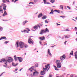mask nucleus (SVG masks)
<instances>
[{
    "mask_svg": "<svg viewBox=\"0 0 77 77\" xmlns=\"http://www.w3.org/2000/svg\"><path fill=\"white\" fill-rule=\"evenodd\" d=\"M52 75H50L48 77H52Z\"/></svg>",
    "mask_w": 77,
    "mask_h": 77,
    "instance_id": "47",
    "label": "nucleus"
},
{
    "mask_svg": "<svg viewBox=\"0 0 77 77\" xmlns=\"http://www.w3.org/2000/svg\"><path fill=\"white\" fill-rule=\"evenodd\" d=\"M59 62H60V60H56L55 63L57 64V68H60L61 67V63H59Z\"/></svg>",
    "mask_w": 77,
    "mask_h": 77,
    "instance_id": "4",
    "label": "nucleus"
},
{
    "mask_svg": "<svg viewBox=\"0 0 77 77\" xmlns=\"http://www.w3.org/2000/svg\"><path fill=\"white\" fill-rule=\"evenodd\" d=\"M6 6H5V7H3V9H4V12L3 14L2 15L3 17H5V16H6V15H7V12H6V11H5V10H6Z\"/></svg>",
    "mask_w": 77,
    "mask_h": 77,
    "instance_id": "5",
    "label": "nucleus"
},
{
    "mask_svg": "<svg viewBox=\"0 0 77 77\" xmlns=\"http://www.w3.org/2000/svg\"><path fill=\"white\" fill-rule=\"evenodd\" d=\"M39 39L41 40H44L45 39V37L43 36V37H40Z\"/></svg>",
    "mask_w": 77,
    "mask_h": 77,
    "instance_id": "16",
    "label": "nucleus"
},
{
    "mask_svg": "<svg viewBox=\"0 0 77 77\" xmlns=\"http://www.w3.org/2000/svg\"><path fill=\"white\" fill-rule=\"evenodd\" d=\"M17 58L18 59L20 62H21L23 61V59L21 57H17Z\"/></svg>",
    "mask_w": 77,
    "mask_h": 77,
    "instance_id": "11",
    "label": "nucleus"
},
{
    "mask_svg": "<svg viewBox=\"0 0 77 77\" xmlns=\"http://www.w3.org/2000/svg\"><path fill=\"white\" fill-rule=\"evenodd\" d=\"M4 73H5V72H2V73L0 75V77H1V76H2V75L3 74H4Z\"/></svg>",
    "mask_w": 77,
    "mask_h": 77,
    "instance_id": "41",
    "label": "nucleus"
},
{
    "mask_svg": "<svg viewBox=\"0 0 77 77\" xmlns=\"http://www.w3.org/2000/svg\"><path fill=\"white\" fill-rule=\"evenodd\" d=\"M28 42L29 44H33V43H34V42L32 39H31V38L29 39Z\"/></svg>",
    "mask_w": 77,
    "mask_h": 77,
    "instance_id": "6",
    "label": "nucleus"
},
{
    "mask_svg": "<svg viewBox=\"0 0 77 77\" xmlns=\"http://www.w3.org/2000/svg\"><path fill=\"white\" fill-rule=\"evenodd\" d=\"M5 59H2V60H0V63L1 62V63H3V62H5Z\"/></svg>",
    "mask_w": 77,
    "mask_h": 77,
    "instance_id": "17",
    "label": "nucleus"
},
{
    "mask_svg": "<svg viewBox=\"0 0 77 77\" xmlns=\"http://www.w3.org/2000/svg\"><path fill=\"white\" fill-rule=\"evenodd\" d=\"M56 45H55L54 46H51V47L53 48L54 47H55V46H56Z\"/></svg>",
    "mask_w": 77,
    "mask_h": 77,
    "instance_id": "54",
    "label": "nucleus"
},
{
    "mask_svg": "<svg viewBox=\"0 0 77 77\" xmlns=\"http://www.w3.org/2000/svg\"><path fill=\"white\" fill-rule=\"evenodd\" d=\"M49 32V30L47 28H46L45 30L42 29L40 32L41 35H43V33H48Z\"/></svg>",
    "mask_w": 77,
    "mask_h": 77,
    "instance_id": "2",
    "label": "nucleus"
},
{
    "mask_svg": "<svg viewBox=\"0 0 77 77\" xmlns=\"http://www.w3.org/2000/svg\"><path fill=\"white\" fill-rule=\"evenodd\" d=\"M19 46L20 48H23V47H25V48H27V47H28V46L27 45L24 44V43L22 42H19Z\"/></svg>",
    "mask_w": 77,
    "mask_h": 77,
    "instance_id": "1",
    "label": "nucleus"
},
{
    "mask_svg": "<svg viewBox=\"0 0 77 77\" xmlns=\"http://www.w3.org/2000/svg\"><path fill=\"white\" fill-rule=\"evenodd\" d=\"M17 1H18V0H15L14 1V3H15V2H17Z\"/></svg>",
    "mask_w": 77,
    "mask_h": 77,
    "instance_id": "62",
    "label": "nucleus"
},
{
    "mask_svg": "<svg viewBox=\"0 0 77 77\" xmlns=\"http://www.w3.org/2000/svg\"><path fill=\"white\" fill-rule=\"evenodd\" d=\"M57 24V26H59V24L57 23H56Z\"/></svg>",
    "mask_w": 77,
    "mask_h": 77,
    "instance_id": "61",
    "label": "nucleus"
},
{
    "mask_svg": "<svg viewBox=\"0 0 77 77\" xmlns=\"http://www.w3.org/2000/svg\"><path fill=\"white\" fill-rule=\"evenodd\" d=\"M45 72H44L43 71H41V75H44V74H45Z\"/></svg>",
    "mask_w": 77,
    "mask_h": 77,
    "instance_id": "24",
    "label": "nucleus"
},
{
    "mask_svg": "<svg viewBox=\"0 0 77 77\" xmlns=\"http://www.w3.org/2000/svg\"><path fill=\"white\" fill-rule=\"evenodd\" d=\"M32 4V5H35V3H34L33 2H31L29 3V4Z\"/></svg>",
    "mask_w": 77,
    "mask_h": 77,
    "instance_id": "34",
    "label": "nucleus"
},
{
    "mask_svg": "<svg viewBox=\"0 0 77 77\" xmlns=\"http://www.w3.org/2000/svg\"><path fill=\"white\" fill-rule=\"evenodd\" d=\"M13 59H12L11 58V57H9L8 58V60H5V64L6 65V66H8V65L6 64L7 63V62H9L10 63V62H11L13 61Z\"/></svg>",
    "mask_w": 77,
    "mask_h": 77,
    "instance_id": "3",
    "label": "nucleus"
},
{
    "mask_svg": "<svg viewBox=\"0 0 77 77\" xmlns=\"http://www.w3.org/2000/svg\"><path fill=\"white\" fill-rule=\"evenodd\" d=\"M3 27L0 26V30H1V31H2V30H3Z\"/></svg>",
    "mask_w": 77,
    "mask_h": 77,
    "instance_id": "33",
    "label": "nucleus"
},
{
    "mask_svg": "<svg viewBox=\"0 0 77 77\" xmlns=\"http://www.w3.org/2000/svg\"><path fill=\"white\" fill-rule=\"evenodd\" d=\"M53 12H57L58 13H60V10H54Z\"/></svg>",
    "mask_w": 77,
    "mask_h": 77,
    "instance_id": "20",
    "label": "nucleus"
},
{
    "mask_svg": "<svg viewBox=\"0 0 77 77\" xmlns=\"http://www.w3.org/2000/svg\"><path fill=\"white\" fill-rule=\"evenodd\" d=\"M26 29H27L26 31H28V32H29V31H30V30L28 28H26Z\"/></svg>",
    "mask_w": 77,
    "mask_h": 77,
    "instance_id": "38",
    "label": "nucleus"
},
{
    "mask_svg": "<svg viewBox=\"0 0 77 77\" xmlns=\"http://www.w3.org/2000/svg\"><path fill=\"white\" fill-rule=\"evenodd\" d=\"M23 32H24V33H29V32H27V31H26V30H24L23 31Z\"/></svg>",
    "mask_w": 77,
    "mask_h": 77,
    "instance_id": "31",
    "label": "nucleus"
},
{
    "mask_svg": "<svg viewBox=\"0 0 77 77\" xmlns=\"http://www.w3.org/2000/svg\"><path fill=\"white\" fill-rule=\"evenodd\" d=\"M30 77H32L33 76V75L32 74L31 75H30Z\"/></svg>",
    "mask_w": 77,
    "mask_h": 77,
    "instance_id": "52",
    "label": "nucleus"
},
{
    "mask_svg": "<svg viewBox=\"0 0 77 77\" xmlns=\"http://www.w3.org/2000/svg\"><path fill=\"white\" fill-rule=\"evenodd\" d=\"M39 26H43V24H38Z\"/></svg>",
    "mask_w": 77,
    "mask_h": 77,
    "instance_id": "42",
    "label": "nucleus"
},
{
    "mask_svg": "<svg viewBox=\"0 0 77 77\" xmlns=\"http://www.w3.org/2000/svg\"><path fill=\"white\" fill-rule=\"evenodd\" d=\"M0 8H2V6H0ZM0 12H1V13H2V14H3V9H2V8H0Z\"/></svg>",
    "mask_w": 77,
    "mask_h": 77,
    "instance_id": "14",
    "label": "nucleus"
},
{
    "mask_svg": "<svg viewBox=\"0 0 77 77\" xmlns=\"http://www.w3.org/2000/svg\"><path fill=\"white\" fill-rule=\"evenodd\" d=\"M65 58H66V56L64 54L62 56L60 57V59L61 60H64V59H65Z\"/></svg>",
    "mask_w": 77,
    "mask_h": 77,
    "instance_id": "9",
    "label": "nucleus"
},
{
    "mask_svg": "<svg viewBox=\"0 0 77 77\" xmlns=\"http://www.w3.org/2000/svg\"><path fill=\"white\" fill-rule=\"evenodd\" d=\"M3 3H6V0H2Z\"/></svg>",
    "mask_w": 77,
    "mask_h": 77,
    "instance_id": "43",
    "label": "nucleus"
},
{
    "mask_svg": "<svg viewBox=\"0 0 77 77\" xmlns=\"http://www.w3.org/2000/svg\"><path fill=\"white\" fill-rule=\"evenodd\" d=\"M54 14V13H53V12L52 11H51L50 13L49 14Z\"/></svg>",
    "mask_w": 77,
    "mask_h": 77,
    "instance_id": "40",
    "label": "nucleus"
},
{
    "mask_svg": "<svg viewBox=\"0 0 77 77\" xmlns=\"http://www.w3.org/2000/svg\"><path fill=\"white\" fill-rule=\"evenodd\" d=\"M60 17H61V18H65V16H60Z\"/></svg>",
    "mask_w": 77,
    "mask_h": 77,
    "instance_id": "46",
    "label": "nucleus"
},
{
    "mask_svg": "<svg viewBox=\"0 0 77 77\" xmlns=\"http://www.w3.org/2000/svg\"><path fill=\"white\" fill-rule=\"evenodd\" d=\"M23 69V68H22L21 69H20L19 70V71H21V70H22V69Z\"/></svg>",
    "mask_w": 77,
    "mask_h": 77,
    "instance_id": "55",
    "label": "nucleus"
},
{
    "mask_svg": "<svg viewBox=\"0 0 77 77\" xmlns=\"http://www.w3.org/2000/svg\"><path fill=\"white\" fill-rule=\"evenodd\" d=\"M42 15H42V14H40L38 16V18H40V17H42Z\"/></svg>",
    "mask_w": 77,
    "mask_h": 77,
    "instance_id": "25",
    "label": "nucleus"
},
{
    "mask_svg": "<svg viewBox=\"0 0 77 77\" xmlns=\"http://www.w3.org/2000/svg\"><path fill=\"white\" fill-rule=\"evenodd\" d=\"M67 8H68V9H71V8H70V7H69V6H67Z\"/></svg>",
    "mask_w": 77,
    "mask_h": 77,
    "instance_id": "45",
    "label": "nucleus"
},
{
    "mask_svg": "<svg viewBox=\"0 0 77 77\" xmlns=\"http://www.w3.org/2000/svg\"><path fill=\"white\" fill-rule=\"evenodd\" d=\"M64 36L65 38H68V37L67 36V35H65Z\"/></svg>",
    "mask_w": 77,
    "mask_h": 77,
    "instance_id": "35",
    "label": "nucleus"
},
{
    "mask_svg": "<svg viewBox=\"0 0 77 77\" xmlns=\"http://www.w3.org/2000/svg\"><path fill=\"white\" fill-rule=\"evenodd\" d=\"M74 77V75H71L70 76V77ZM75 77H77V76H75Z\"/></svg>",
    "mask_w": 77,
    "mask_h": 77,
    "instance_id": "37",
    "label": "nucleus"
},
{
    "mask_svg": "<svg viewBox=\"0 0 77 77\" xmlns=\"http://www.w3.org/2000/svg\"><path fill=\"white\" fill-rule=\"evenodd\" d=\"M15 46H17V47H19V45H18V42H17L16 44L15 45Z\"/></svg>",
    "mask_w": 77,
    "mask_h": 77,
    "instance_id": "18",
    "label": "nucleus"
},
{
    "mask_svg": "<svg viewBox=\"0 0 77 77\" xmlns=\"http://www.w3.org/2000/svg\"><path fill=\"white\" fill-rule=\"evenodd\" d=\"M66 31H69V30L68 29H66Z\"/></svg>",
    "mask_w": 77,
    "mask_h": 77,
    "instance_id": "51",
    "label": "nucleus"
},
{
    "mask_svg": "<svg viewBox=\"0 0 77 77\" xmlns=\"http://www.w3.org/2000/svg\"><path fill=\"white\" fill-rule=\"evenodd\" d=\"M72 20H73V21H75L76 22V20H74V19H72Z\"/></svg>",
    "mask_w": 77,
    "mask_h": 77,
    "instance_id": "60",
    "label": "nucleus"
},
{
    "mask_svg": "<svg viewBox=\"0 0 77 77\" xmlns=\"http://www.w3.org/2000/svg\"><path fill=\"white\" fill-rule=\"evenodd\" d=\"M75 19H76V20H77V17L75 18Z\"/></svg>",
    "mask_w": 77,
    "mask_h": 77,
    "instance_id": "64",
    "label": "nucleus"
},
{
    "mask_svg": "<svg viewBox=\"0 0 77 77\" xmlns=\"http://www.w3.org/2000/svg\"><path fill=\"white\" fill-rule=\"evenodd\" d=\"M0 39H1V40H2V39H5V40H6V39H7L6 37L5 36L2 37L0 38Z\"/></svg>",
    "mask_w": 77,
    "mask_h": 77,
    "instance_id": "12",
    "label": "nucleus"
},
{
    "mask_svg": "<svg viewBox=\"0 0 77 77\" xmlns=\"http://www.w3.org/2000/svg\"><path fill=\"white\" fill-rule=\"evenodd\" d=\"M6 1H7V2H8L9 3H10V2L9 1V0H6Z\"/></svg>",
    "mask_w": 77,
    "mask_h": 77,
    "instance_id": "53",
    "label": "nucleus"
},
{
    "mask_svg": "<svg viewBox=\"0 0 77 77\" xmlns=\"http://www.w3.org/2000/svg\"><path fill=\"white\" fill-rule=\"evenodd\" d=\"M49 65H50V64H48L47 65L45 66V67L46 69L48 68V66H49Z\"/></svg>",
    "mask_w": 77,
    "mask_h": 77,
    "instance_id": "22",
    "label": "nucleus"
},
{
    "mask_svg": "<svg viewBox=\"0 0 77 77\" xmlns=\"http://www.w3.org/2000/svg\"><path fill=\"white\" fill-rule=\"evenodd\" d=\"M54 69H55V70H56V71L59 70V69H57V67L56 66H54Z\"/></svg>",
    "mask_w": 77,
    "mask_h": 77,
    "instance_id": "23",
    "label": "nucleus"
},
{
    "mask_svg": "<svg viewBox=\"0 0 77 77\" xmlns=\"http://www.w3.org/2000/svg\"><path fill=\"white\" fill-rule=\"evenodd\" d=\"M39 43L40 44H42V42L41 41L39 42Z\"/></svg>",
    "mask_w": 77,
    "mask_h": 77,
    "instance_id": "56",
    "label": "nucleus"
},
{
    "mask_svg": "<svg viewBox=\"0 0 77 77\" xmlns=\"http://www.w3.org/2000/svg\"><path fill=\"white\" fill-rule=\"evenodd\" d=\"M46 3L47 4H49V5H50V3L48 2H47Z\"/></svg>",
    "mask_w": 77,
    "mask_h": 77,
    "instance_id": "49",
    "label": "nucleus"
},
{
    "mask_svg": "<svg viewBox=\"0 0 77 77\" xmlns=\"http://www.w3.org/2000/svg\"><path fill=\"white\" fill-rule=\"evenodd\" d=\"M12 65L14 66H17V65H18V63H17L15 64V63H12Z\"/></svg>",
    "mask_w": 77,
    "mask_h": 77,
    "instance_id": "15",
    "label": "nucleus"
},
{
    "mask_svg": "<svg viewBox=\"0 0 77 77\" xmlns=\"http://www.w3.org/2000/svg\"><path fill=\"white\" fill-rule=\"evenodd\" d=\"M8 42L7 41H6L4 42V44H8Z\"/></svg>",
    "mask_w": 77,
    "mask_h": 77,
    "instance_id": "44",
    "label": "nucleus"
},
{
    "mask_svg": "<svg viewBox=\"0 0 77 77\" xmlns=\"http://www.w3.org/2000/svg\"><path fill=\"white\" fill-rule=\"evenodd\" d=\"M43 1L44 4H46V2H47V1L46 0H43Z\"/></svg>",
    "mask_w": 77,
    "mask_h": 77,
    "instance_id": "36",
    "label": "nucleus"
},
{
    "mask_svg": "<svg viewBox=\"0 0 77 77\" xmlns=\"http://www.w3.org/2000/svg\"><path fill=\"white\" fill-rule=\"evenodd\" d=\"M14 60L15 61H17V59H18V57H17L16 55H15L14 56Z\"/></svg>",
    "mask_w": 77,
    "mask_h": 77,
    "instance_id": "19",
    "label": "nucleus"
},
{
    "mask_svg": "<svg viewBox=\"0 0 77 77\" xmlns=\"http://www.w3.org/2000/svg\"><path fill=\"white\" fill-rule=\"evenodd\" d=\"M38 74H39V72L37 71H35L33 72V75H34V76H35V75L37 76V75H38Z\"/></svg>",
    "mask_w": 77,
    "mask_h": 77,
    "instance_id": "8",
    "label": "nucleus"
},
{
    "mask_svg": "<svg viewBox=\"0 0 77 77\" xmlns=\"http://www.w3.org/2000/svg\"><path fill=\"white\" fill-rule=\"evenodd\" d=\"M48 53L49 56H51V54L50 53V49H48Z\"/></svg>",
    "mask_w": 77,
    "mask_h": 77,
    "instance_id": "13",
    "label": "nucleus"
},
{
    "mask_svg": "<svg viewBox=\"0 0 77 77\" xmlns=\"http://www.w3.org/2000/svg\"><path fill=\"white\" fill-rule=\"evenodd\" d=\"M50 2H51V3H53L54 2H55V0H51Z\"/></svg>",
    "mask_w": 77,
    "mask_h": 77,
    "instance_id": "29",
    "label": "nucleus"
},
{
    "mask_svg": "<svg viewBox=\"0 0 77 77\" xmlns=\"http://www.w3.org/2000/svg\"><path fill=\"white\" fill-rule=\"evenodd\" d=\"M35 67L34 66H32L31 67V68L29 69V70H30L31 72H33V71H34V68Z\"/></svg>",
    "mask_w": 77,
    "mask_h": 77,
    "instance_id": "10",
    "label": "nucleus"
},
{
    "mask_svg": "<svg viewBox=\"0 0 77 77\" xmlns=\"http://www.w3.org/2000/svg\"><path fill=\"white\" fill-rule=\"evenodd\" d=\"M28 22V21L25 20V21H24L23 22V25H25V24H26V23H27Z\"/></svg>",
    "mask_w": 77,
    "mask_h": 77,
    "instance_id": "21",
    "label": "nucleus"
},
{
    "mask_svg": "<svg viewBox=\"0 0 77 77\" xmlns=\"http://www.w3.org/2000/svg\"><path fill=\"white\" fill-rule=\"evenodd\" d=\"M60 8H61V9L62 10H63V5H60Z\"/></svg>",
    "mask_w": 77,
    "mask_h": 77,
    "instance_id": "30",
    "label": "nucleus"
},
{
    "mask_svg": "<svg viewBox=\"0 0 77 77\" xmlns=\"http://www.w3.org/2000/svg\"><path fill=\"white\" fill-rule=\"evenodd\" d=\"M4 67H5V68H7V66H6L5 65H4L3 66Z\"/></svg>",
    "mask_w": 77,
    "mask_h": 77,
    "instance_id": "50",
    "label": "nucleus"
},
{
    "mask_svg": "<svg viewBox=\"0 0 77 77\" xmlns=\"http://www.w3.org/2000/svg\"><path fill=\"white\" fill-rule=\"evenodd\" d=\"M17 70H18V69H16L15 70V71H17Z\"/></svg>",
    "mask_w": 77,
    "mask_h": 77,
    "instance_id": "57",
    "label": "nucleus"
},
{
    "mask_svg": "<svg viewBox=\"0 0 77 77\" xmlns=\"http://www.w3.org/2000/svg\"><path fill=\"white\" fill-rule=\"evenodd\" d=\"M70 66H71V67H72V64H71L70 65Z\"/></svg>",
    "mask_w": 77,
    "mask_h": 77,
    "instance_id": "59",
    "label": "nucleus"
},
{
    "mask_svg": "<svg viewBox=\"0 0 77 77\" xmlns=\"http://www.w3.org/2000/svg\"><path fill=\"white\" fill-rule=\"evenodd\" d=\"M45 22L46 23H48V21H47V20H45Z\"/></svg>",
    "mask_w": 77,
    "mask_h": 77,
    "instance_id": "32",
    "label": "nucleus"
},
{
    "mask_svg": "<svg viewBox=\"0 0 77 77\" xmlns=\"http://www.w3.org/2000/svg\"><path fill=\"white\" fill-rule=\"evenodd\" d=\"M38 28L39 29L41 28V26H39V24H38L36 26H34L33 27V29H37L38 30Z\"/></svg>",
    "mask_w": 77,
    "mask_h": 77,
    "instance_id": "7",
    "label": "nucleus"
},
{
    "mask_svg": "<svg viewBox=\"0 0 77 77\" xmlns=\"http://www.w3.org/2000/svg\"><path fill=\"white\" fill-rule=\"evenodd\" d=\"M71 52L72 53H70V56H72V55H73V51H72Z\"/></svg>",
    "mask_w": 77,
    "mask_h": 77,
    "instance_id": "27",
    "label": "nucleus"
},
{
    "mask_svg": "<svg viewBox=\"0 0 77 77\" xmlns=\"http://www.w3.org/2000/svg\"><path fill=\"white\" fill-rule=\"evenodd\" d=\"M43 72H45L47 71V69L46 68H43Z\"/></svg>",
    "mask_w": 77,
    "mask_h": 77,
    "instance_id": "28",
    "label": "nucleus"
},
{
    "mask_svg": "<svg viewBox=\"0 0 77 77\" xmlns=\"http://www.w3.org/2000/svg\"><path fill=\"white\" fill-rule=\"evenodd\" d=\"M46 18H47L46 16H43L42 17V19H43V20H45V19H46Z\"/></svg>",
    "mask_w": 77,
    "mask_h": 77,
    "instance_id": "26",
    "label": "nucleus"
},
{
    "mask_svg": "<svg viewBox=\"0 0 77 77\" xmlns=\"http://www.w3.org/2000/svg\"><path fill=\"white\" fill-rule=\"evenodd\" d=\"M35 67H38V64H36L35 65Z\"/></svg>",
    "mask_w": 77,
    "mask_h": 77,
    "instance_id": "48",
    "label": "nucleus"
},
{
    "mask_svg": "<svg viewBox=\"0 0 77 77\" xmlns=\"http://www.w3.org/2000/svg\"><path fill=\"white\" fill-rule=\"evenodd\" d=\"M66 42H67V41H65V42L64 44H66Z\"/></svg>",
    "mask_w": 77,
    "mask_h": 77,
    "instance_id": "63",
    "label": "nucleus"
},
{
    "mask_svg": "<svg viewBox=\"0 0 77 77\" xmlns=\"http://www.w3.org/2000/svg\"><path fill=\"white\" fill-rule=\"evenodd\" d=\"M51 12H53V9H51Z\"/></svg>",
    "mask_w": 77,
    "mask_h": 77,
    "instance_id": "58",
    "label": "nucleus"
},
{
    "mask_svg": "<svg viewBox=\"0 0 77 77\" xmlns=\"http://www.w3.org/2000/svg\"><path fill=\"white\" fill-rule=\"evenodd\" d=\"M59 60L60 61L58 62L59 63H60H60L62 62L63 61L62 60Z\"/></svg>",
    "mask_w": 77,
    "mask_h": 77,
    "instance_id": "39",
    "label": "nucleus"
}]
</instances>
